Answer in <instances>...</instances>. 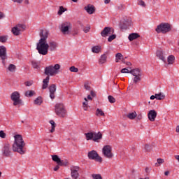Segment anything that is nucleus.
Wrapping results in <instances>:
<instances>
[{"label": "nucleus", "instance_id": "obj_3", "mask_svg": "<svg viewBox=\"0 0 179 179\" xmlns=\"http://www.w3.org/2000/svg\"><path fill=\"white\" fill-rule=\"evenodd\" d=\"M59 69H61V65L56 64L55 66L50 65L45 68V75L47 76H55L59 73Z\"/></svg>", "mask_w": 179, "mask_h": 179}, {"label": "nucleus", "instance_id": "obj_10", "mask_svg": "<svg viewBox=\"0 0 179 179\" xmlns=\"http://www.w3.org/2000/svg\"><path fill=\"white\" fill-rule=\"evenodd\" d=\"M1 152L4 157H10V156L12 155V149L10 148V144H9V143L3 144Z\"/></svg>", "mask_w": 179, "mask_h": 179}, {"label": "nucleus", "instance_id": "obj_14", "mask_svg": "<svg viewBox=\"0 0 179 179\" xmlns=\"http://www.w3.org/2000/svg\"><path fill=\"white\" fill-rule=\"evenodd\" d=\"M71 176L73 179L79 178V167L73 166L71 169Z\"/></svg>", "mask_w": 179, "mask_h": 179}, {"label": "nucleus", "instance_id": "obj_11", "mask_svg": "<svg viewBox=\"0 0 179 179\" xmlns=\"http://www.w3.org/2000/svg\"><path fill=\"white\" fill-rule=\"evenodd\" d=\"M87 156L90 160H95L96 162H99V163H101V162H103L101 157L99 156V154L96 150L90 151Z\"/></svg>", "mask_w": 179, "mask_h": 179}, {"label": "nucleus", "instance_id": "obj_2", "mask_svg": "<svg viewBox=\"0 0 179 179\" xmlns=\"http://www.w3.org/2000/svg\"><path fill=\"white\" fill-rule=\"evenodd\" d=\"M14 143L12 145L13 152H17L20 155H24L26 153V150L24 146H26V143L23 140L22 135L16 134L14 136Z\"/></svg>", "mask_w": 179, "mask_h": 179}, {"label": "nucleus", "instance_id": "obj_57", "mask_svg": "<svg viewBox=\"0 0 179 179\" xmlns=\"http://www.w3.org/2000/svg\"><path fill=\"white\" fill-rule=\"evenodd\" d=\"M13 2H16L17 3H22L23 2V0H12Z\"/></svg>", "mask_w": 179, "mask_h": 179}, {"label": "nucleus", "instance_id": "obj_60", "mask_svg": "<svg viewBox=\"0 0 179 179\" xmlns=\"http://www.w3.org/2000/svg\"><path fill=\"white\" fill-rule=\"evenodd\" d=\"M155 99H156V94L150 96V100H155Z\"/></svg>", "mask_w": 179, "mask_h": 179}, {"label": "nucleus", "instance_id": "obj_26", "mask_svg": "<svg viewBox=\"0 0 179 179\" xmlns=\"http://www.w3.org/2000/svg\"><path fill=\"white\" fill-rule=\"evenodd\" d=\"M85 136H86L87 141H93L94 137V132H88L85 133Z\"/></svg>", "mask_w": 179, "mask_h": 179}, {"label": "nucleus", "instance_id": "obj_46", "mask_svg": "<svg viewBox=\"0 0 179 179\" xmlns=\"http://www.w3.org/2000/svg\"><path fill=\"white\" fill-rule=\"evenodd\" d=\"M138 5L142 6L143 8H146V3L143 0H138Z\"/></svg>", "mask_w": 179, "mask_h": 179}, {"label": "nucleus", "instance_id": "obj_42", "mask_svg": "<svg viewBox=\"0 0 179 179\" xmlns=\"http://www.w3.org/2000/svg\"><path fill=\"white\" fill-rule=\"evenodd\" d=\"M115 38H117V35L116 34L110 35L108 38V41L109 43H111V41H113V40H115Z\"/></svg>", "mask_w": 179, "mask_h": 179}, {"label": "nucleus", "instance_id": "obj_56", "mask_svg": "<svg viewBox=\"0 0 179 179\" xmlns=\"http://www.w3.org/2000/svg\"><path fill=\"white\" fill-rule=\"evenodd\" d=\"M145 149L146 152H150V146L149 145L146 144L145 145Z\"/></svg>", "mask_w": 179, "mask_h": 179}, {"label": "nucleus", "instance_id": "obj_36", "mask_svg": "<svg viewBox=\"0 0 179 179\" xmlns=\"http://www.w3.org/2000/svg\"><path fill=\"white\" fill-rule=\"evenodd\" d=\"M52 159L53 160V162H55V163H57V164H59V163L61 162V158L56 155L52 156Z\"/></svg>", "mask_w": 179, "mask_h": 179}, {"label": "nucleus", "instance_id": "obj_44", "mask_svg": "<svg viewBox=\"0 0 179 179\" xmlns=\"http://www.w3.org/2000/svg\"><path fill=\"white\" fill-rule=\"evenodd\" d=\"M58 166H68V161H64L60 159Z\"/></svg>", "mask_w": 179, "mask_h": 179}, {"label": "nucleus", "instance_id": "obj_48", "mask_svg": "<svg viewBox=\"0 0 179 179\" xmlns=\"http://www.w3.org/2000/svg\"><path fill=\"white\" fill-rule=\"evenodd\" d=\"M8 38L6 36H0V43H6Z\"/></svg>", "mask_w": 179, "mask_h": 179}, {"label": "nucleus", "instance_id": "obj_38", "mask_svg": "<svg viewBox=\"0 0 179 179\" xmlns=\"http://www.w3.org/2000/svg\"><path fill=\"white\" fill-rule=\"evenodd\" d=\"M64 12H66V8H64L62 6H59V11L57 12L59 16H61Z\"/></svg>", "mask_w": 179, "mask_h": 179}, {"label": "nucleus", "instance_id": "obj_12", "mask_svg": "<svg viewBox=\"0 0 179 179\" xmlns=\"http://www.w3.org/2000/svg\"><path fill=\"white\" fill-rule=\"evenodd\" d=\"M114 34V29L111 27H106L101 32V36L102 37H108L111 34Z\"/></svg>", "mask_w": 179, "mask_h": 179}, {"label": "nucleus", "instance_id": "obj_7", "mask_svg": "<svg viewBox=\"0 0 179 179\" xmlns=\"http://www.w3.org/2000/svg\"><path fill=\"white\" fill-rule=\"evenodd\" d=\"M55 113L59 117H64L66 115V110L62 103H57L55 105Z\"/></svg>", "mask_w": 179, "mask_h": 179}, {"label": "nucleus", "instance_id": "obj_25", "mask_svg": "<svg viewBox=\"0 0 179 179\" xmlns=\"http://www.w3.org/2000/svg\"><path fill=\"white\" fill-rule=\"evenodd\" d=\"M157 57L161 59V61H163V62H166V58H164V56H163V51L158 50L157 51Z\"/></svg>", "mask_w": 179, "mask_h": 179}, {"label": "nucleus", "instance_id": "obj_18", "mask_svg": "<svg viewBox=\"0 0 179 179\" xmlns=\"http://www.w3.org/2000/svg\"><path fill=\"white\" fill-rule=\"evenodd\" d=\"M100 139H103V134L100 131L98 133L94 132L93 141L99 143L100 142Z\"/></svg>", "mask_w": 179, "mask_h": 179}, {"label": "nucleus", "instance_id": "obj_8", "mask_svg": "<svg viewBox=\"0 0 179 179\" xmlns=\"http://www.w3.org/2000/svg\"><path fill=\"white\" fill-rule=\"evenodd\" d=\"M60 31L62 34H69L71 33V29H72V24L71 22H63L59 27Z\"/></svg>", "mask_w": 179, "mask_h": 179}, {"label": "nucleus", "instance_id": "obj_61", "mask_svg": "<svg viewBox=\"0 0 179 179\" xmlns=\"http://www.w3.org/2000/svg\"><path fill=\"white\" fill-rule=\"evenodd\" d=\"M90 94L91 96H92V97H94V96H96V93H94V92L93 91H91Z\"/></svg>", "mask_w": 179, "mask_h": 179}, {"label": "nucleus", "instance_id": "obj_34", "mask_svg": "<svg viewBox=\"0 0 179 179\" xmlns=\"http://www.w3.org/2000/svg\"><path fill=\"white\" fill-rule=\"evenodd\" d=\"M176 59V57L173 55H171L168 57V64L172 65V64H174V61Z\"/></svg>", "mask_w": 179, "mask_h": 179}, {"label": "nucleus", "instance_id": "obj_23", "mask_svg": "<svg viewBox=\"0 0 179 179\" xmlns=\"http://www.w3.org/2000/svg\"><path fill=\"white\" fill-rule=\"evenodd\" d=\"M48 83H50V76H47L46 78L43 79L42 89H47Z\"/></svg>", "mask_w": 179, "mask_h": 179}, {"label": "nucleus", "instance_id": "obj_52", "mask_svg": "<svg viewBox=\"0 0 179 179\" xmlns=\"http://www.w3.org/2000/svg\"><path fill=\"white\" fill-rule=\"evenodd\" d=\"M129 72L131 71H129V70L127 68L122 69L121 70V73H129Z\"/></svg>", "mask_w": 179, "mask_h": 179}, {"label": "nucleus", "instance_id": "obj_33", "mask_svg": "<svg viewBox=\"0 0 179 179\" xmlns=\"http://www.w3.org/2000/svg\"><path fill=\"white\" fill-rule=\"evenodd\" d=\"M36 94V92L33 90H28L25 92L26 97H33Z\"/></svg>", "mask_w": 179, "mask_h": 179}, {"label": "nucleus", "instance_id": "obj_53", "mask_svg": "<svg viewBox=\"0 0 179 179\" xmlns=\"http://www.w3.org/2000/svg\"><path fill=\"white\" fill-rule=\"evenodd\" d=\"M157 162L158 163L157 166H159L160 164H163V163H164V159H157Z\"/></svg>", "mask_w": 179, "mask_h": 179}, {"label": "nucleus", "instance_id": "obj_55", "mask_svg": "<svg viewBox=\"0 0 179 179\" xmlns=\"http://www.w3.org/2000/svg\"><path fill=\"white\" fill-rule=\"evenodd\" d=\"M24 85L27 86H31V85H33V81H27L24 83Z\"/></svg>", "mask_w": 179, "mask_h": 179}, {"label": "nucleus", "instance_id": "obj_40", "mask_svg": "<svg viewBox=\"0 0 179 179\" xmlns=\"http://www.w3.org/2000/svg\"><path fill=\"white\" fill-rule=\"evenodd\" d=\"M8 69L10 72H15V71H16V66L15 64H10L8 66Z\"/></svg>", "mask_w": 179, "mask_h": 179}, {"label": "nucleus", "instance_id": "obj_15", "mask_svg": "<svg viewBox=\"0 0 179 179\" xmlns=\"http://www.w3.org/2000/svg\"><path fill=\"white\" fill-rule=\"evenodd\" d=\"M148 117L150 121L153 122L156 120V117H157V113L155 110H151L149 111Z\"/></svg>", "mask_w": 179, "mask_h": 179}, {"label": "nucleus", "instance_id": "obj_13", "mask_svg": "<svg viewBox=\"0 0 179 179\" xmlns=\"http://www.w3.org/2000/svg\"><path fill=\"white\" fill-rule=\"evenodd\" d=\"M0 58L2 60L3 65H5V60L8 59L6 48L5 46H0Z\"/></svg>", "mask_w": 179, "mask_h": 179}, {"label": "nucleus", "instance_id": "obj_9", "mask_svg": "<svg viewBox=\"0 0 179 179\" xmlns=\"http://www.w3.org/2000/svg\"><path fill=\"white\" fill-rule=\"evenodd\" d=\"M102 153L106 159H113L114 154H113V148L110 145H105L102 149Z\"/></svg>", "mask_w": 179, "mask_h": 179}, {"label": "nucleus", "instance_id": "obj_51", "mask_svg": "<svg viewBox=\"0 0 179 179\" xmlns=\"http://www.w3.org/2000/svg\"><path fill=\"white\" fill-rule=\"evenodd\" d=\"M90 31V26H87L83 28L84 33H89Z\"/></svg>", "mask_w": 179, "mask_h": 179}, {"label": "nucleus", "instance_id": "obj_6", "mask_svg": "<svg viewBox=\"0 0 179 179\" xmlns=\"http://www.w3.org/2000/svg\"><path fill=\"white\" fill-rule=\"evenodd\" d=\"M129 73L134 76L133 81L134 83H138V82H141L142 80V71L139 69H131L129 71Z\"/></svg>", "mask_w": 179, "mask_h": 179}, {"label": "nucleus", "instance_id": "obj_1", "mask_svg": "<svg viewBox=\"0 0 179 179\" xmlns=\"http://www.w3.org/2000/svg\"><path fill=\"white\" fill-rule=\"evenodd\" d=\"M48 34L50 33L47 30L42 29L40 31L41 40L36 44V50L41 55H47L48 54V43H47Z\"/></svg>", "mask_w": 179, "mask_h": 179}, {"label": "nucleus", "instance_id": "obj_20", "mask_svg": "<svg viewBox=\"0 0 179 179\" xmlns=\"http://www.w3.org/2000/svg\"><path fill=\"white\" fill-rule=\"evenodd\" d=\"M57 47H58V43H57V42L50 41L48 43V50H50V51H55Z\"/></svg>", "mask_w": 179, "mask_h": 179}, {"label": "nucleus", "instance_id": "obj_54", "mask_svg": "<svg viewBox=\"0 0 179 179\" xmlns=\"http://www.w3.org/2000/svg\"><path fill=\"white\" fill-rule=\"evenodd\" d=\"M84 87L86 90H90V85H89V83H85Z\"/></svg>", "mask_w": 179, "mask_h": 179}, {"label": "nucleus", "instance_id": "obj_28", "mask_svg": "<svg viewBox=\"0 0 179 179\" xmlns=\"http://www.w3.org/2000/svg\"><path fill=\"white\" fill-rule=\"evenodd\" d=\"M49 122L51 124V129L50 130V132L53 134V132H55V127H57V124L54 120H50Z\"/></svg>", "mask_w": 179, "mask_h": 179}, {"label": "nucleus", "instance_id": "obj_4", "mask_svg": "<svg viewBox=\"0 0 179 179\" xmlns=\"http://www.w3.org/2000/svg\"><path fill=\"white\" fill-rule=\"evenodd\" d=\"M155 31L157 33H163V34H166V33H169V31H171V25L169 23H161L157 26Z\"/></svg>", "mask_w": 179, "mask_h": 179}, {"label": "nucleus", "instance_id": "obj_45", "mask_svg": "<svg viewBox=\"0 0 179 179\" xmlns=\"http://www.w3.org/2000/svg\"><path fill=\"white\" fill-rule=\"evenodd\" d=\"M108 101H109V103H115V97H113V96H111V95H109L108 96Z\"/></svg>", "mask_w": 179, "mask_h": 179}, {"label": "nucleus", "instance_id": "obj_58", "mask_svg": "<svg viewBox=\"0 0 179 179\" xmlns=\"http://www.w3.org/2000/svg\"><path fill=\"white\" fill-rule=\"evenodd\" d=\"M3 17H5V14L0 11V20L3 19Z\"/></svg>", "mask_w": 179, "mask_h": 179}, {"label": "nucleus", "instance_id": "obj_24", "mask_svg": "<svg viewBox=\"0 0 179 179\" xmlns=\"http://www.w3.org/2000/svg\"><path fill=\"white\" fill-rule=\"evenodd\" d=\"M15 27H16L18 31L21 33H23V31L26 30V26L23 24H18Z\"/></svg>", "mask_w": 179, "mask_h": 179}, {"label": "nucleus", "instance_id": "obj_41", "mask_svg": "<svg viewBox=\"0 0 179 179\" xmlns=\"http://www.w3.org/2000/svg\"><path fill=\"white\" fill-rule=\"evenodd\" d=\"M31 65H32L33 68H34V69H38V68H40V66L38 65V62H37L36 61H32Z\"/></svg>", "mask_w": 179, "mask_h": 179}, {"label": "nucleus", "instance_id": "obj_27", "mask_svg": "<svg viewBox=\"0 0 179 179\" xmlns=\"http://www.w3.org/2000/svg\"><path fill=\"white\" fill-rule=\"evenodd\" d=\"M92 52H94V54H99V52H101V47L99 45L94 46L92 48Z\"/></svg>", "mask_w": 179, "mask_h": 179}, {"label": "nucleus", "instance_id": "obj_59", "mask_svg": "<svg viewBox=\"0 0 179 179\" xmlns=\"http://www.w3.org/2000/svg\"><path fill=\"white\" fill-rule=\"evenodd\" d=\"M58 170H59V165H57V166L54 168V171H58Z\"/></svg>", "mask_w": 179, "mask_h": 179}, {"label": "nucleus", "instance_id": "obj_19", "mask_svg": "<svg viewBox=\"0 0 179 179\" xmlns=\"http://www.w3.org/2000/svg\"><path fill=\"white\" fill-rule=\"evenodd\" d=\"M85 10L89 13V15H93V13L96 10V8H94L93 5L88 4L87 6L85 7Z\"/></svg>", "mask_w": 179, "mask_h": 179}, {"label": "nucleus", "instance_id": "obj_30", "mask_svg": "<svg viewBox=\"0 0 179 179\" xmlns=\"http://www.w3.org/2000/svg\"><path fill=\"white\" fill-rule=\"evenodd\" d=\"M155 96H156V100H164V99H166V95H164L162 92L159 94H155Z\"/></svg>", "mask_w": 179, "mask_h": 179}, {"label": "nucleus", "instance_id": "obj_17", "mask_svg": "<svg viewBox=\"0 0 179 179\" xmlns=\"http://www.w3.org/2000/svg\"><path fill=\"white\" fill-rule=\"evenodd\" d=\"M132 23V20L130 18L126 19L124 20L123 24L120 26L121 29L126 30L128 29L131 24Z\"/></svg>", "mask_w": 179, "mask_h": 179}, {"label": "nucleus", "instance_id": "obj_32", "mask_svg": "<svg viewBox=\"0 0 179 179\" xmlns=\"http://www.w3.org/2000/svg\"><path fill=\"white\" fill-rule=\"evenodd\" d=\"M84 100L85 101L83 102V108L85 111H87V108H89V106H88L89 103L87 101V98H85Z\"/></svg>", "mask_w": 179, "mask_h": 179}, {"label": "nucleus", "instance_id": "obj_49", "mask_svg": "<svg viewBox=\"0 0 179 179\" xmlns=\"http://www.w3.org/2000/svg\"><path fill=\"white\" fill-rule=\"evenodd\" d=\"M92 178L93 179H103L102 178H101V175H99V174H93L92 175Z\"/></svg>", "mask_w": 179, "mask_h": 179}, {"label": "nucleus", "instance_id": "obj_43", "mask_svg": "<svg viewBox=\"0 0 179 179\" xmlns=\"http://www.w3.org/2000/svg\"><path fill=\"white\" fill-rule=\"evenodd\" d=\"M117 10H124L125 9V6L124 4H119L116 6Z\"/></svg>", "mask_w": 179, "mask_h": 179}, {"label": "nucleus", "instance_id": "obj_35", "mask_svg": "<svg viewBox=\"0 0 179 179\" xmlns=\"http://www.w3.org/2000/svg\"><path fill=\"white\" fill-rule=\"evenodd\" d=\"M124 58V56H122V54L121 53H117L115 55V62H120Z\"/></svg>", "mask_w": 179, "mask_h": 179}, {"label": "nucleus", "instance_id": "obj_47", "mask_svg": "<svg viewBox=\"0 0 179 179\" xmlns=\"http://www.w3.org/2000/svg\"><path fill=\"white\" fill-rule=\"evenodd\" d=\"M70 71H71V72H79V69H78V68H76V67H75V66H71V67H70Z\"/></svg>", "mask_w": 179, "mask_h": 179}, {"label": "nucleus", "instance_id": "obj_39", "mask_svg": "<svg viewBox=\"0 0 179 179\" xmlns=\"http://www.w3.org/2000/svg\"><path fill=\"white\" fill-rule=\"evenodd\" d=\"M96 115H97V117H100V115H101L102 117H104L105 114L101 109L97 108L96 111Z\"/></svg>", "mask_w": 179, "mask_h": 179}, {"label": "nucleus", "instance_id": "obj_29", "mask_svg": "<svg viewBox=\"0 0 179 179\" xmlns=\"http://www.w3.org/2000/svg\"><path fill=\"white\" fill-rule=\"evenodd\" d=\"M136 112H132V113H129L127 115V118H129V120H135V118H136Z\"/></svg>", "mask_w": 179, "mask_h": 179}, {"label": "nucleus", "instance_id": "obj_63", "mask_svg": "<svg viewBox=\"0 0 179 179\" xmlns=\"http://www.w3.org/2000/svg\"><path fill=\"white\" fill-rule=\"evenodd\" d=\"M165 176H169L170 174V172L169 171L164 172Z\"/></svg>", "mask_w": 179, "mask_h": 179}, {"label": "nucleus", "instance_id": "obj_37", "mask_svg": "<svg viewBox=\"0 0 179 179\" xmlns=\"http://www.w3.org/2000/svg\"><path fill=\"white\" fill-rule=\"evenodd\" d=\"M12 33L14 36H20V34H22V32H20L15 27L12 29Z\"/></svg>", "mask_w": 179, "mask_h": 179}, {"label": "nucleus", "instance_id": "obj_21", "mask_svg": "<svg viewBox=\"0 0 179 179\" xmlns=\"http://www.w3.org/2000/svg\"><path fill=\"white\" fill-rule=\"evenodd\" d=\"M107 62V53H103L101 55L99 59V64L100 65H103V64H106Z\"/></svg>", "mask_w": 179, "mask_h": 179}, {"label": "nucleus", "instance_id": "obj_16", "mask_svg": "<svg viewBox=\"0 0 179 179\" xmlns=\"http://www.w3.org/2000/svg\"><path fill=\"white\" fill-rule=\"evenodd\" d=\"M49 91H50V97L52 99H55V92H57V87L55 85L52 84L49 87Z\"/></svg>", "mask_w": 179, "mask_h": 179}, {"label": "nucleus", "instance_id": "obj_22", "mask_svg": "<svg viewBox=\"0 0 179 179\" xmlns=\"http://www.w3.org/2000/svg\"><path fill=\"white\" fill-rule=\"evenodd\" d=\"M140 36L138 33H132L130 34L128 36V39L129 41H134V40H136V38H139Z\"/></svg>", "mask_w": 179, "mask_h": 179}, {"label": "nucleus", "instance_id": "obj_62", "mask_svg": "<svg viewBox=\"0 0 179 179\" xmlns=\"http://www.w3.org/2000/svg\"><path fill=\"white\" fill-rule=\"evenodd\" d=\"M126 65H127V66H131V65H132V64L129 62H126Z\"/></svg>", "mask_w": 179, "mask_h": 179}, {"label": "nucleus", "instance_id": "obj_64", "mask_svg": "<svg viewBox=\"0 0 179 179\" xmlns=\"http://www.w3.org/2000/svg\"><path fill=\"white\" fill-rule=\"evenodd\" d=\"M176 132H178V133H179V126H177V127H176Z\"/></svg>", "mask_w": 179, "mask_h": 179}, {"label": "nucleus", "instance_id": "obj_31", "mask_svg": "<svg viewBox=\"0 0 179 179\" xmlns=\"http://www.w3.org/2000/svg\"><path fill=\"white\" fill-rule=\"evenodd\" d=\"M34 103L36 106H41V104L43 103V98H41V96H38L34 100Z\"/></svg>", "mask_w": 179, "mask_h": 179}, {"label": "nucleus", "instance_id": "obj_50", "mask_svg": "<svg viewBox=\"0 0 179 179\" xmlns=\"http://www.w3.org/2000/svg\"><path fill=\"white\" fill-rule=\"evenodd\" d=\"M0 138H2L3 139H5L6 138V134L3 132V131H0Z\"/></svg>", "mask_w": 179, "mask_h": 179}, {"label": "nucleus", "instance_id": "obj_5", "mask_svg": "<svg viewBox=\"0 0 179 179\" xmlns=\"http://www.w3.org/2000/svg\"><path fill=\"white\" fill-rule=\"evenodd\" d=\"M10 99L13 101V106H20L22 105V103H23V101L20 99V93L17 91H15L10 94Z\"/></svg>", "mask_w": 179, "mask_h": 179}]
</instances>
